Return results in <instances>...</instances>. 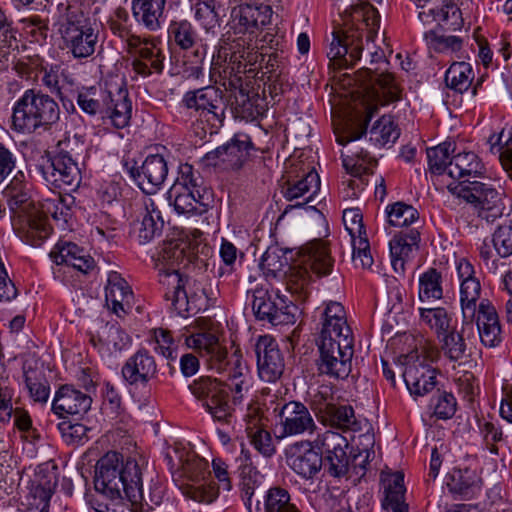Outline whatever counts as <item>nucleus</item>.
<instances>
[{"label":"nucleus","mask_w":512,"mask_h":512,"mask_svg":"<svg viewBox=\"0 0 512 512\" xmlns=\"http://www.w3.org/2000/svg\"><path fill=\"white\" fill-rule=\"evenodd\" d=\"M147 461L141 457L123 456L111 451L103 455L96 463L95 490L111 500L126 501L131 512H151L160 505L164 489L159 483L149 485L148 498L143 491V475Z\"/></svg>","instance_id":"1"},{"label":"nucleus","mask_w":512,"mask_h":512,"mask_svg":"<svg viewBox=\"0 0 512 512\" xmlns=\"http://www.w3.org/2000/svg\"><path fill=\"white\" fill-rule=\"evenodd\" d=\"M354 338L347 322L344 306L340 302L330 301L321 314V331L319 339Z\"/></svg>","instance_id":"31"},{"label":"nucleus","mask_w":512,"mask_h":512,"mask_svg":"<svg viewBox=\"0 0 512 512\" xmlns=\"http://www.w3.org/2000/svg\"><path fill=\"white\" fill-rule=\"evenodd\" d=\"M474 321L484 346L494 348L501 343L502 330L498 312L488 299H482L478 305L476 304Z\"/></svg>","instance_id":"27"},{"label":"nucleus","mask_w":512,"mask_h":512,"mask_svg":"<svg viewBox=\"0 0 512 512\" xmlns=\"http://www.w3.org/2000/svg\"><path fill=\"white\" fill-rule=\"evenodd\" d=\"M187 261L184 246L176 242L165 243L155 258L164 297L181 316L195 314L207 306V297L201 285L185 280L180 274V266Z\"/></svg>","instance_id":"2"},{"label":"nucleus","mask_w":512,"mask_h":512,"mask_svg":"<svg viewBox=\"0 0 512 512\" xmlns=\"http://www.w3.org/2000/svg\"><path fill=\"white\" fill-rule=\"evenodd\" d=\"M169 33L182 50L191 49L197 44V31L187 20L173 21L170 24Z\"/></svg>","instance_id":"58"},{"label":"nucleus","mask_w":512,"mask_h":512,"mask_svg":"<svg viewBox=\"0 0 512 512\" xmlns=\"http://www.w3.org/2000/svg\"><path fill=\"white\" fill-rule=\"evenodd\" d=\"M235 110L245 120H255L263 114V106L259 103L261 99L257 94L250 96L244 89L240 88L235 94Z\"/></svg>","instance_id":"54"},{"label":"nucleus","mask_w":512,"mask_h":512,"mask_svg":"<svg viewBox=\"0 0 512 512\" xmlns=\"http://www.w3.org/2000/svg\"><path fill=\"white\" fill-rule=\"evenodd\" d=\"M194 17L205 30L206 34H216L220 26L219 13L214 0L199 1L194 5Z\"/></svg>","instance_id":"53"},{"label":"nucleus","mask_w":512,"mask_h":512,"mask_svg":"<svg viewBox=\"0 0 512 512\" xmlns=\"http://www.w3.org/2000/svg\"><path fill=\"white\" fill-rule=\"evenodd\" d=\"M105 300L107 307L119 317L131 308L132 290L126 280L115 271L108 274Z\"/></svg>","instance_id":"34"},{"label":"nucleus","mask_w":512,"mask_h":512,"mask_svg":"<svg viewBox=\"0 0 512 512\" xmlns=\"http://www.w3.org/2000/svg\"><path fill=\"white\" fill-rule=\"evenodd\" d=\"M316 449V438L313 441L300 440L288 445L285 450L286 463L290 469L303 479H313L322 468V453Z\"/></svg>","instance_id":"19"},{"label":"nucleus","mask_w":512,"mask_h":512,"mask_svg":"<svg viewBox=\"0 0 512 512\" xmlns=\"http://www.w3.org/2000/svg\"><path fill=\"white\" fill-rule=\"evenodd\" d=\"M288 178L283 186V195L288 201L304 198V203L310 202L320 189V177L310 165H301L298 169L287 172Z\"/></svg>","instance_id":"24"},{"label":"nucleus","mask_w":512,"mask_h":512,"mask_svg":"<svg viewBox=\"0 0 512 512\" xmlns=\"http://www.w3.org/2000/svg\"><path fill=\"white\" fill-rule=\"evenodd\" d=\"M319 352L318 369L321 374L336 379L348 377L354 354V338L319 339Z\"/></svg>","instance_id":"11"},{"label":"nucleus","mask_w":512,"mask_h":512,"mask_svg":"<svg viewBox=\"0 0 512 512\" xmlns=\"http://www.w3.org/2000/svg\"><path fill=\"white\" fill-rule=\"evenodd\" d=\"M492 243L500 257L512 255V220L500 225L493 234Z\"/></svg>","instance_id":"64"},{"label":"nucleus","mask_w":512,"mask_h":512,"mask_svg":"<svg viewBox=\"0 0 512 512\" xmlns=\"http://www.w3.org/2000/svg\"><path fill=\"white\" fill-rule=\"evenodd\" d=\"M388 223L394 227H407L419 219V213L413 206L396 202L386 208Z\"/></svg>","instance_id":"57"},{"label":"nucleus","mask_w":512,"mask_h":512,"mask_svg":"<svg viewBox=\"0 0 512 512\" xmlns=\"http://www.w3.org/2000/svg\"><path fill=\"white\" fill-rule=\"evenodd\" d=\"M17 48L16 30L12 27L5 12L0 9V67L4 68Z\"/></svg>","instance_id":"50"},{"label":"nucleus","mask_w":512,"mask_h":512,"mask_svg":"<svg viewBox=\"0 0 512 512\" xmlns=\"http://www.w3.org/2000/svg\"><path fill=\"white\" fill-rule=\"evenodd\" d=\"M333 262L325 243L321 241L309 243L303 248L301 262L289 267V272L286 274L287 289L300 298H306L313 280L308 267L315 275L326 276L331 273Z\"/></svg>","instance_id":"9"},{"label":"nucleus","mask_w":512,"mask_h":512,"mask_svg":"<svg viewBox=\"0 0 512 512\" xmlns=\"http://www.w3.org/2000/svg\"><path fill=\"white\" fill-rule=\"evenodd\" d=\"M288 263L286 251L278 246H270L262 255L259 267L266 276L275 277Z\"/></svg>","instance_id":"55"},{"label":"nucleus","mask_w":512,"mask_h":512,"mask_svg":"<svg viewBox=\"0 0 512 512\" xmlns=\"http://www.w3.org/2000/svg\"><path fill=\"white\" fill-rule=\"evenodd\" d=\"M369 82L375 92V98L385 104L400 99V89L390 73H370Z\"/></svg>","instance_id":"48"},{"label":"nucleus","mask_w":512,"mask_h":512,"mask_svg":"<svg viewBox=\"0 0 512 512\" xmlns=\"http://www.w3.org/2000/svg\"><path fill=\"white\" fill-rule=\"evenodd\" d=\"M62 146L67 148L69 142L59 143V151L51 158V164L43 175L55 188L75 191L81 183V171L71 153Z\"/></svg>","instance_id":"16"},{"label":"nucleus","mask_w":512,"mask_h":512,"mask_svg":"<svg viewBox=\"0 0 512 512\" xmlns=\"http://www.w3.org/2000/svg\"><path fill=\"white\" fill-rule=\"evenodd\" d=\"M31 184L26 181L22 171H18L3 191L12 214L13 221L18 219L21 228L28 238H32V245H39L48 236L38 208L32 199Z\"/></svg>","instance_id":"6"},{"label":"nucleus","mask_w":512,"mask_h":512,"mask_svg":"<svg viewBox=\"0 0 512 512\" xmlns=\"http://www.w3.org/2000/svg\"><path fill=\"white\" fill-rule=\"evenodd\" d=\"M250 137L244 133L235 134L226 144L208 152L204 160L207 165L223 170H239L250 158L253 149Z\"/></svg>","instance_id":"18"},{"label":"nucleus","mask_w":512,"mask_h":512,"mask_svg":"<svg viewBox=\"0 0 512 512\" xmlns=\"http://www.w3.org/2000/svg\"><path fill=\"white\" fill-rule=\"evenodd\" d=\"M362 134L363 131H350L336 136L337 142L344 146L341 152L343 167L355 177L368 174L376 164V159L370 156L369 152L354 143Z\"/></svg>","instance_id":"23"},{"label":"nucleus","mask_w":512,"mask_h":512,"mask_svg":"<svg viewBox=\"0 0 512 512\" xmlns=\"http://www.w3.org/2000/svg\"><path fill=\"white\" fill-rule=\"evenodd\" d=\"M59 117V106L52 97L29 89L15 103L12 126L18 132L32 133L41 127H51L58 122Z\"/></svg>","instance_id":"8"},{"label":"nucleus","mask_w":512,"mask_h":512,"mask_svg":"<svg viewBox=\"0 0 512 512\" xmlns=\"http://www.w3.org/2000/svg\"><path fill=\"white\" fill-rule=\"evenodd\" d=\"M167 195L169 203L179 214H203L209 205V193L204 189H188L173 184Z\"/></svg>","instance_id":"29"},{"label":"nucleus","mask_w":512,"mask_h":512,"mask_svg":"<svg viewBox=\"0 0 512 512\" xmlns=\"http://www.w3.org/2000/svg\"><path fill=\"white\" fill-rule=\"evenodd\" d=\"M277 440L302 435H313L318 426L308 407L300 401L285 403L278 413Z\"/></svg>","instance_id":"14"},{"label":"nucleus","mask_w":512,"mask_h":512,"mask_svg":"<svg viewBox=\"0 0 512 512\" xmlns=\"http://www.w3.org/2000/svg\"><path fill=\"white\" fill-rule=\"evenodd\" d=\"M482 164L473 152H463L454 155L448 163V176L459 183L468 184L471 177L481 173Z\"/></svg>","instance_id":"39"},{"label":"nucleus","mask_w":512,"mask_h":512,"mask_svg":"<svg viewBox=\"0 0 512 512\" xmlns=\"http://www.w3.org/2000/svg\"><path fill=\"white\" fill-rule=\"evenodd\" d=\"M90 342L98 350L107 355H113L128 348L130 336L117 324L103 325L97 334H91Z\"/></svg>","instance_id":"36"},{"label":"nucleus","mask_w":512,"mask_h":512,"mask_svg":"<svg viewBox=\"0 0 512 512\" xmlns=\"http://www.w3.org/2000/svg\"><path fill=\"white\" fill-rule=\"evenodd\" d=\"M160 40L156 37L133 36L128 38L129 52L135 55L132 62L133 70L143 77L153 72L161 73L164 68L165 56L160 48Z\"/></svg>","instance_id":"17"},{"label":"nucleus","mask_w":512,"mask_h":512,"mask_svg":"<svg viewBox=\"0 0 512 512\" xmlns=\"http://www.w3.org/2000/svg\"><path fill=\"white\" fill-rule=\"evenodd\" d=\"M335 400L333 388L329 385H321L310 394V406L321 420L336 404Z\"/></svg>","instance_id":"62"},{"label":"nucleus","mask_w":512,"mask_h":512,"mask_svg":"<svg viewBox=\"0 0 512 512\" xmlns=\"http://www.w3.org/2000/svg\"><path fill=\"white\" fill-rule=\"evenodd\" d=\"M400 130L391 116H382L369 130V140L378 147L392 145L399 137Z\"/></svg>","instance_id":"47"},{"label":"nucleus","mask_w":512,"mask_h":512,"mask_svg":"<svg viewBox=\"0 0 512 512\" xmlns=\"http://www.w3.org/2000/svg\"><path fill=\"white\" fill-rule=\"evenodd\" d=\"M254 351L260 379L268 383L279 380L285 369V361L277 341L270 335L259 336Z\"/></svg>","instance_id":"21"},{"label":"nucleus","mask_w":512,"mask_h":512,"mask_svg":"<svg viewBox=\"0 0 512 512\" xmlns=\"http://www.w3.org/2000/svg\"><path fill=\"white\" fill-rule=\"evenodd\" d=\"M452 151H454V148L449 142L429 148L427 150V158L430 170L436 174H448V159Z\"/></svg>","instance_id":"61"},{"label":"nucleus","mask_w":512,"mask_h":512,"mask_svg":"<svg viewBox=\"0 0 512 512\" xmlns=\"http://www.w3.org/2000/svg\"><path fill=\"white\" fill-rule=\"evenodd\" d=\"M74 204V197L71 195H55L53 198L45 199L41 204V209L38 208V213L41 215L45 226L49 230L46 223L47 215H51L55 220H63L68 222L72 215V205Z\"/></svg>","instance_id":"45"},{"label":"nucleus","mask_w":512,"mask_h":512,"mask_svg":"<svg viewBox=\"0 0 512 512\" xmlns=\"http://www.w3.org/2000/svg\"><path fill=\"white\" fill-rule=\"evenodd\" d=\"M263 512H301L290 492L280 486L269 488L263 496Z\"/></svg>","instance_id":"44"},{"label":"nucleus","mask_w":512,"mask_h":512,"mask_svg":"<svg viewBox=\"0 0 512 512\" xmlns=\"http://www.w3.org/2000/svg\"><path fill=\"white\" fill-rule=\"evenodd\" d=\"M272 10L270 6L244 5L236 7L231 12V20L227 24V31L222 35L219 43L220 50L230 54L234 61H244L253 65L263 55L252 44V35L260 28L270 23Z\"/></svg>","instance_id":"4"},{"label":"nucleus","mask_w":512,"mask_h":512,"mask_svg":"<svg viewBox=\"0 0 512 512\" xmlns=\"http://www.w3.org/2000/svg\"><path fill=\"white\" fill-rule=\"evenodd\" d=\"M457 276L460 281V304L462 316L470 321L475 317L476 303L480 298L481 285L475 277L473 265L462 258L456 265Z\"/></svg>","instance_id":"25"},{"label":"nucleus","mask_w":512,"mask_h":512,"mask_svg":"<svg viewBox=\"0 0 512 512\" xmlns=\"http://www.w3.org/2000/svg\"><path fill=\"white\" fill-rule=\"evenodd\" d=\"M420 233L411 229L406 233L395 235L390 243V256L393 270L397 274H404L406 263L412 258L413 252L418 249Z\"/></svg>","instance_id":"35"},{"label":"nucleus","mask_w":512,"mask_h":512,"mask_svg":"<svg viewBox=\"0 0 512 512\" xmlns=\"http://www.w3.org/2000/svg\"><path fill=\"white\" fill-rule=\"evenodd\" d=\"M158 369L154 356L146 349L131 355L121 369V374L130 385H146L157 377Z\"/></svg>","instance_id":"28"},{"label":"nucleus","mask_w":512,"mask_h":512,"mask_svg":"<svg viewBox=\"0 0 512 512\" xmlns=\"http://www.w3.org/2000/svg\"><path fill=\"white\" fill-rule=\"evenodd\" d=\"M250 443L264 457L270 458L276 453L272 436L265 426L247 431Z\"/></svg>","instance_id":"63"},{"label":"nucleus","mask_w":512,"mask_h":512,"mask_svg":"<svg viewBox=\"0 0 512 512\" xmlns=\"http://www.w3.org/2000/svg\"><path fill=\"white\" fill-rule=\"evenodd\" d=\"M474 78L475 73L472 65L465 61L452 63L445 73L447 87L458 93L467 91Z\"/></svg>","instance_id":"43"},{"label":"nucleus","mask_w":512,"mask_h":512,"mask_svg":"<svg viewBox=\"0 0 512 512\" xmlns=\"http://www.w3.org/2000/svg\"><path fill=\"white\" fill-rule=\"evenodd\" d=\"M189 390L215 420L228 421L231 417L233 407L228 401L225 383L216 378L202 376L189 385Z\"/></svg>","instance_id":"12"},{"label":"nucleus","mask_w":512,"mask_h":512,"mask_svg":"<svg viewBox=\"0 0 512 512\" xmlns=\"http://www.w3.org/2000/svg\"><path fill=\"white\" fill-rule=\"evenodd\" d=\"M40 81L49 92L56 94L62 102L77 92L75 78L58 64L44 65L39 70Z\"/></svg>","instance_id":"30"},{"label":"nucleus","mask_w":512,"mask_h":512,"mask_svg":"<svg viewBox=\"0 0 512 512\" xmlns=\"http://www.w3.org/2000/svg\"><path fill=\"white\" fill-rule=\"evenodd\" d=\"M447 189L453 195L471 204L478 217L487 222H494L504 213L503 193L490 183L480 181L468 184L450 183Z\"/></svg>","instance_id":"10"},{"label":"nucleus","mask_w":512,"mask_h":512,"mask_svg":"<svg viewBox=\"0 0 512 512\" xmlns=\"http://www.w3.org/2000/svg\"><path fill=\"white\" fill-rule=\"evenodd\" d=\"M316 446L325 454L328 473L333 477L345 476L350 469V458L346 453L347 439L338 432L327 430L316 437Z\"/></svg>","instance_id":"22"},{"label":"nucleus","mask_w":512,"mask_h":512,"mask_svg":"<svg viewBox=\"0 0 512 512\" xmlns=\"http://www.w3.org/2000/svg\"><path fill=\"white\" fill-rule=\"evenodd\" d=\"M442 296L441 273L434 268H430L419 277V299L424 302L439 300Z\"/></svg>","instance_id":"52"},{"label":"nucleus","mask_w":512,"mask_h":512,"mask_svg":"<svg viewBox=\"0 0 512 512\" xmlns=\"http://www.w3.org/2000/svg\"><path fill=\"white\" fill-rule=\"evenodd\" d=\"M166 0H133V16L138 23L150 31L160 28V18L163 15Z\"/></svg>","instance_id":"41"},{"label":"nucleus","mask_w":512,"mask_h":512,"mask_svg":"<svg viewBox=\"0 0 512 512\" xmlns=\"http://www.w3.org/2000/svg\"><path fill=\"white\" fill-rule=\"evenodd\" d=\"M106 93H102L96 87H83L81 90L77 89L75 93L79 107L89 115H96L97 113L104 115V102L103 98Z\"/></svg>","instance_id":"56"},{"label":"nucleus","mask_w":512,"mask_h":512,"mask_svg":"<svg viewBox=\"0 0 512 512\" xmlns=\"http://www.w3.org/2000/svg\"><path fill=\"white\" fill-rule=\"evenodd\" d=\"M422 322L434 329L440 336L448 332L450 327V317L444 308H419Z\"/></svg>","instance_id":"60"},{"label":"nucleus","mask_w":512,"mask_h":512,"mask_svg":"<svg viewBox=\"0 0 512 512\" xmlns=\"http://www.w3.org/2000/svg\"><path fill=\"white\" fill-rule=\"evenodd\" d=\"M448 490L464 498H472L480 492L482 480L475 470L455 469L447 481Z\"/></svg>","instance_id":"40"},{"label":"nucleus","mask_w":512,"mask_h":512,"mask_svg":"<svg viewBox=\"0 0 512 512\" xmlns=\"http://www.w3.org/2000/svg\"><path fill=\"white\" fill-rule=\"evenodd\" d=\"M322 422L342 430H361V421L356 418L354 409L350 405L335 404L323 417Z\"/></svg>","instance_id":"46"},{"label":"nucleus","mask_w":512,"mask_h":512,"mask_svg":"<svg viewBox=\"0 0 512 512\" xmlns=\"http://www.w3.org/2000/svg\"><path fill=\"white\" fill-rule=\"evenodd\" d=\"M91 397L70 385H63L56 392L52 410L62 417L65 414L79 415L86 413L91 406Z\"/></svg>","instance_id":"32"},{"label":"nucleus","mask_w":512,"mask_h":512,"mask_svg":"<svg viewBox=\"0 0 512 512\" xmlns=\"http://www.w3.org/2000/svg\"><path fill=\"white\" fill-rule=\"evenodd\" d=\"M422 353L426 354L424 359H433L436 351L433 347H423ZM408 358L409 363L403 372L404 381L412 395L423 396L435 387V369L425 363V360L420 361L418 350L412 352Z\"/></svg>","instance_id":"20"},{"label":"nucleus","mask_w":512,"mask_h":512,"mask_svg":"<svg viewBox=\"0 0 512 512\" xmlns=\"http://www.w3.org/2000/svg\"><path fill=\"white\" fill-rule=\"evenodd\" d=\"M251 305L258 320L266 321L272 325H286L294 323L295 316L291 309L278 293L269 291L264 287H257L251 294Z\"/></svg>","instance_id":"15"},{"label":"nucleus","mask_w":512,"mask_h":512,"mask_svg":"<svg viewBox=\"0 0 512 512\" xmlns=\"http://www.w3.org/2000/svg\"><path fill=\"white\" fill-rule=\"evenodd\" d=\"M103 102V118H109L116 128L126 127L132 114V103L127 89L118 87L115 91H108Z\"/></svg>","instance_id":"33"},{"label":"nucleus","mask_w":512,"mask_h":512,"mask_svg":"<svg viewBox=\"0 0 512 512\" xmlns=\"http://www.w3.org/2000/svg\"><path fill=\"white\" fill-rule=\"evenodd\" d=\"M250 380L248 368L237 360V365L230 374L228 383L225 384L232 393L233 405L237 406L242 404L245 394H247L250 389Z\"/></svg>","instance_id":"51"},{"label":"nucleus","mask_w":512,"mask_h":512,"mask_svg":"<svg viewBox=\"0 0 512 512\" xmlns=\"http://www.w3.org/2000/svg\"><path fill=\"white\" fill-rule=\"evenodd\" d=\"M424 40L429 49L440 53L457 52L463 45V40L460 37L440 35L435 30L425 32Z\"/></svg>","instance_id":"59"},{"label":"nucleus","mask_w":512,"mask_h":512,"mask_svg":"<svg viewBox=\"0 0 512 512\" xmlns=\"http://www.w3.org/2000/svg\"><path fill=\"white\" fill-rule=\"evenodd\" d=\"M130 173L143 192L153 194L164 183L168 175V165L163 156L149 155L139 168L131 169Z\"/></svg>","instance_id":"26"},{"label":"nucleus","mask_w":512,"mask_h":512,"mask_svg":"<svg viewBox=\"0 0 512 512\" xmlns=\"http://www.w3.org/2000/svg\"><path fill=\"white\" fill-rule=\"evenodd\" d=\"M56 25L64 47L75 59L91 57L97 48L99 34L76 6L60 4Z\"/></svg>","instance_id":"7"},{"label":"nucleus","mask_w":512,"mask_h":512,"mask_svg":"<svg viewBox=\"0 0 512 512\" xmlns=\"http://www.w3.org/2000/svg\"><path fill=\"white\" fill-rule=\"evenodd\" d=\"M404 478L401 474L394 475L385 488V498L382 502L387 512H407L408 506L404 501Z\"/></svg>","instance_id":"49"},{"label":"nucleus","mask_w":512,"mask_h":512,"mask_svg":"<svg viewBox=\"0 0 512 512\" xmlns=\"http://www.w3.org/2000/svg\"><path fill=\"white\" fill-rule=\"evenodd\" d=\"M183 103L188 109L199 112L211 129H218L225 119L226 105L223 93L219 88L206 86L193 91H188L183 98Z\"/></svg>","instance_id":"13"},{"label":"nucleus","mask_w":512,"mask_h":512,"mask_svg":"<svg viewBox=\"0 0 512 512\" xmlns=\"http://www.w3.org/2000/svg\"><path fill=\"white\" fill-rule=\"evenodd\" d=\"M187 347L192 348L200 353L202 356H209L217 362H222L227 352L221 347L218 337L206 325L201 327V331L192 333L185 339Z\"/></svg>","instance_id":"38"},{"label":"nucleus","mask_w":512,"mask_h":512,"mask_svg":"<svg viewBox=\"0 0 512 512\" xmlns=\"http://www.w3.org/2000/svg\"><path fill=\"white\" fill-rule=\"evenodd\" d=\"M144 213L139 228L140 242L146 243L159 235L164 226V220L156 201L151 197L143 199Z\"/></svg>","instance_id":"42"},{"label":"nucleus","mask_w":512,"mask_h":512,"mask_svg":"<svg viewBox=\"0 0 512 512\" xmlns=\"http://www.w3.org/2000/svg\"><path fill=\"white\" fill-rule=\"evenodd\" d=\"M442 350L446 357L451 361L462 359L466 352L465 340L475 336L474 318L470 321L462 316V326L460 332L451 331L442 334Z\"/></svg>","instance_id":"37"},{"label":"nucleus","mask_w":512,"mask_h":512,"mask_svg":"<svg viewBox=\"0 0 512 512\" xmlns=\"http://www.w3.org/2000/svg\"><path fill=\"white\" fill-rule=\"evenodd\" d=\"M166 459L171 470L181 471L186 482L183 484V494L199 503L209 504L218 496V488L208 481L210 476L208 462L193 451L174 447L166 453Z\"/></svg>","instance_id":"5"},{"label":"nucleus","mask_w":512,"mask_h":512,"mask_svg":"<svg viewBox=\"0 0 512 512\" xmlns=\"http://www.w3.org/2000/svg\"><path fill=\"white\" fill-rule=\"evenodd\" d=\"M380 27V15L375 7L365 4L355 7L351 20L344 27L332 33L327 57L334 69L351 68L361 56L363 50L362 32L366 30V41L374 40Z\"/></svg>","instance_id":"3"}]
</instances>
